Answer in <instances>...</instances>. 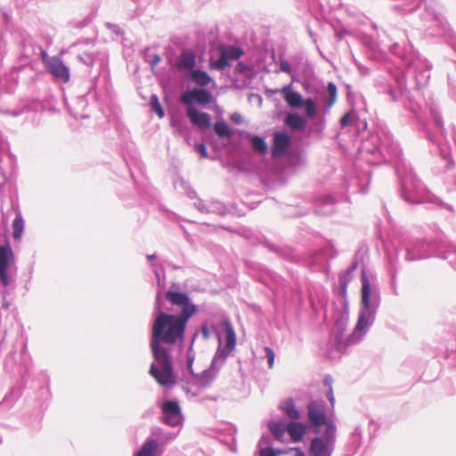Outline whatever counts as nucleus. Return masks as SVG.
Masks as SVG:
<instances>
[{
  "instance_id": "obj_48",
  "label": "nucleus",
  "mask_w": 456,
  "mask_h": 456,
  "mask_svg": "<svg viewBox=\"0 0 456 456\" xmlns=\"http://www.w3.org/2000/svg\"><path fill=\"white\" fill-rule=\"evenodd\" d=\"M200 332L205 340L208 339L210 337V330L207 324H203L200 329Z\"/></svg>"
},
{
  "instance_id": "obj_19",
  "label": "nucleus",
  "mask_w": 456,
  "mask_h": 456,
  "mask_svg": "<svg viewBox=\"0 0 456 456\" xmlns=\"http://www.w3.org/2000/svg\"><path fill=\"white\" fill-rule=\"evenodd\" d=\"M196 65V56L193 51L183 50L176 59V67L178 69H186L189 73L194 69Z\"/></svg>"
},
{
  "instance_id": "obj_55",
  "label": "nucleus",
  "mask_w": 456,
  "mask_h": 456,
  "mask_svg": "<svg viewBox=\"0 0 456 456\" xmlns=\"http://www.w3.org/2000/svg\"><path fill=\"white\" fill-rule=\"evenodd\" d=\"M152 267H153V273L155 274V277H156V280H157V283H158V286L159 287H163L164 285L162 284V281H161V277H160V273H159V271L155 268V265H152Z\"/></svg>"
},
{
  "instance_id": "obj_61",
  "label": "nucleus",
  "mask_w": 456,
  "mask_h": 456,
  "mask_svg": "<svg viewBox=\"0 0 456 456\" xmlns=\"http://www.w3.org/2000/svg\"><path fill=\"white\" fill-rule=\"evenodd\" d=\"M223 211H224V207L217 203L216 204V212L223 213Z\"/></svg>"
},
{
  "instance_id": "obj_52",
  "label": "nucleus",
  "mask_w": 456,
  "mask_h": 456,
  "mask_svg": "<svg viewBox=\"0 0 456 456\" xmlns=\"http://www.w3.org/2000/svg\"><path fill=\"white\" fill-rule=\"evenodd\" d=\"M99 77H94V84L89 91V94H94V97L95 98V100H97V89H96V86H97V81H98Z\"/></svg>"
},
{
  "instance_id": "obj_26",
  "label": "nucleus",
  "mask_w": 456,
  "mask_h": 456,
  "mask_svg": "<svg viewBox=\"0 0 456 456\" xmlns=\"http://www.w3.org/2000/svg\"><path fill=\"white\" fill-rule=\"evenodd\" d=\"M244 137L249 141L254 151L265 154L268 147L264 137L246 132Z\"/></svg>"
},
{
  "instance_id": "obj_53",
  "label": "nucleus",
  "mask_w": 456,
  "mask_h": 456,
  "mask_svg": "<svg viewBox=\"0 0 456 456\" xmlns=\"http://www.w3.org/2000/svg\"><path fill=\"white\" fill-rule=\"evenodd\" d=\"M350 119H351V117H350V114L349 113H346L345 114L341 119H340V125L341 126H346L349 123H350Z\"/></svg>"
},
{
  "instance_id": "obj_30",
  "label": "nucleus",
  "mask_w": 456,
  "mask_h": 456,
  "mask_svg": "<svg viewBox=\"0 0 456 456\" xmlns=\"http://www.w3.org/2000/svg\"><path fill=\"white\" fill-rule=\"evenodd\" d=\"M337 86L333 82H329L325 94L323 95V101L325 102L326 110H330L337 101Z\"/></svg>"
},
{
  "instance_id": "obj_43",
  "label": "nucleus",
  "mask_w": 456,
  "mask_h": 456,
  "mask_svg": "<svg viewBox=\"0 0 456 456\" xmlns=\"http://www.w3.org/2000/svg\"><path fill=\"white\" fill-rule=\"evenodd\" d=\"M265 356L267 358L268 367L273 368V363H274V359H275V353L269 346L265 347Z\"/></svg>"
},
{
  "instance_id": "obj_12",
  "label": "nucleus",
  "mask_w": 456,
  "mask_h": 456,
  "mask_svg": "<svg viewBox=\"0 0 456 456\" xmlns=\"http://www.w3.org/2000/svg\"><path fill=\"white\" fill-rule=\"evenodd\" d=\"M42 59L47 70L56 78L68 82L69 80V68L56 56L47 57L45 52H42Z\"/></svg>"
},
{
  "instance_id": "obj_56",
  "label": "nucleus",
  "mask_w": 456,
  "mask_h": 456,
  "mask_svg": "<svg viewBox=\"0 0 456 456\" xmlns=\"http://www.w3.org/2000/svg\"><path fill=\"white\" fill-rule=\"evenodd\" d=\"M231 119L235 124H240L242 121V117L240 114L235 112L231 116Z\"/></svg>"
},
{
  "instance_id": "obj_25",
  "label": "nucleus",
  "mask_w": 456,
  "mask_h": 456,
  "mask_svg": "<svg viewBox=\"0 0 456 456\" xmlns=\"http://www.w3.org/2000/svg\"><path fill=\"white\" fill-rule=\"evenodd\" d=\"M429 113L433 118L434 126L437 134H440L443 140H445L446 130L444 128L443 118L439 113L438 107L435 103L429 105Z\"/></svg>"
},
{
  "instance_id": "obj_24",
  "label": "nucleus",
  "mask_w": 456,
  "mask_h": 456,
  "mask_svg": "<svg viewBox=\"0 0 456 456\" xmlns=\"http://www.w3.org/2000/svg\"><path fill=\"white\" fill-rule=\"evenodd\" d=\"M14 262V254L8 243L0 245V272L8 271L12 263Z\"/></svg>"
},
{
  "instance_id": "obj_11",
  "label": "nucleus",
  "mask_w": 456,
  "mask_h": 456,
  "mask_svg": "<svg viewBox=\"0 0 456 456\" xmlns=\"http://www.w3.org/2000/svg\"><path fill=\"white\" fill-rule=\"evenodd\" d=\"M162 422L170 427H179L183 424V417L180 404L175 400H166L161 407Z\"/></svg>"
},
{
  "instance_id": "obj_59",
  "label": "nucleus",
  "mask_w": 456,
  "mask_h": 456,
  "mask_svg": "<svg viewBox=\"0 0 456 456\" xmlns=\"http://www.w3.org/2000/svg\"><path fill=\"white\" fill-rule=\"evenodd\" d=\"M358 69H359L360 72H361L362 75H368V74H369V72H370L368 68L363 67V66H361V65H359V66H358Z\"/></svg>"
},
{
  "instance_id": "obj_46",
  "label": "nucleus",
  "mask_w": 456,
  "mask_h": 456,
  "mask_svg": "<svg viewBox=\"0 0 456 456\" xmlns=\"http://www.w3.org/2000/svg\"><path fill=\"white\" fill-rule=\"evenodd\" d=\"M196 150L203 158L208 157V151H207L206 145L204 143L201 142V143L196 144Z\"/></svg>"
},
{
  "instance_id": "obj_36",
  "label": "nucleus",
  "mask_w": 456,
  "mask_h": 456,
  "mask_svg": "<svg viewBox=\"0 0 456 456\" xmlns=\"http://www.w3.org/2000/svg\"><path fill=\"white\" fill-rule=\"evenodd\" d=\"M216 134L221 138H230L232 134V130L224 121H218L214 125Z\"/></svg>"
},
{
  "instance_id": "obj_23",
  "label": "nucleus",
  "mask_w": 456,
  "mask_h": 456,
  "mask_svg": "<svg viewBox=\"0 0 456 456\" xmlns=\"http://www.w3.org/2000/svg\"><path fill=\"white\" fill-rule=\"evenodd\" d=\"M387 263H388V273L390 276V283L391 288L393 289V293L395 295H398L397 292V287H396V276L399 271V265H398V253H396L395 256L390 255L387 253Z\"/></svg>"
},
{
  "instance_id": "obj_10",
  "label": "nucleus",
  "mask_w": 456,
  "mask_h": 456,
  "mask_svg": "<svg viewBox=\"0 0 456 456\" xmlns=\"http://www.w3.org/2000/svg\"><path fill=\"white\" fill-rule=\"evenodd\" d=\"M307 416L316 433L320 432V428L322 426L328 428L330 423L336 425L334 419L327 416L325 412V403L322 401H311L307 405Z\"/></svg>"
},
{
  "instance_id": "obj_50",
  "label": "nucleus",
  "mask_w": 456,
  "mask_h": 456,
  "mask_svg": "<svg viewBox=\"0 0 456 456\" xmlns=\"http://www.w3.org/2000/svg\"><path fill=\"white\" fill-rule=\"evenodd\" d=\"M0 280L4 287H7L9 285L7 271L0 272Z\"/></svg>"
},
{
  "instance_id": "obj_28",
  "label": "nucleus",
  "mask_w": 456,
  "mask_h": 456,
  "mask_svg": "<svg viewBox=\"0 0 456 456\" xmlns=\"http://www.w3.org/2000/svg\"><path fill=\"white\" fill-rule=\"evenodd\" d=\"M188 78L200 86H206L211 82L210 76L201 69H191Z\"/></svg>"
},
{
  "instance_id": "obj_33",
  "label": "nucleus",
  "mask_w": 456,
  "mask_h": 456,
  "mask_svg": "<svg viewBox=\"0 0 456 456\" xmlns=\"http://www.w3.org/2000/svg\"><path fill=\"white\" fill-rule=\"evenodd\" d=\"M24 231V220L21 215L19 213L16 215L12 223V237L15 240L21 238Z\"/></svg>"
},
{
  "instance_id": "obj_13",
  "label": "nucleus",
  "mask_w": 456,
  "mask_h": 456,
  "mask_svg": "<svg viewBox=\"0 0 456 456\" xmlns=\"http://www.w3.org/2000/svg\"><path fill=\"white\" fill-rule=\"evenodd\" d=\"M212 101V94L204 88H193L185 91L181 95V102L188 107L196 102L201 105L209 104Z\"/></svg>"
},
{
  "instance_id": "obj_16",
  "label": "nucleus",
  "mask_w": 456,
  "mask_h": 456,
  "mask_svg": "<svg viewBox=\"0 0 456 456\" xmlns=\"http://www.w3.org/2000/svg\"><path fill=\"white\" fill-rule=\"evenodd\" d=\"M336 200L330 195L318 198L314 202V212L317 215L328 216L335 211Z\"/></svg>"
},
{
  "instance_id": "obj_49",
  "label": "nucleus",
  "mask_w": 456,
  "mask_h": 456,
  "mask_svg": "<svg viewBox=\"0 0 456 456\" xmlns=\"http://www.w3.org/2000/svg\"><path fill=\"white\" fill-rule=\"evenodd\" d=\"M449 259V263L452 265V267L456 270V249L449 254L446 256Z\"/></svg>"
},
{
  "instance_id": "obj_47",
  "label": "nucleus",
  "mask_w": 456,
  "mask_h": 456,
  "mask_svg": "<svg viewBox=\"0 0 456 456\" xmlns=\"http://www.w3.org/2000/svg\"><path fill=\"white\" fill-rule=\"evenodd\" d=\"M260 456H278L273 448L267 447L260 451Z\"/></svg>"
},
{
  "instance_id": "obj_38",
  "label": "nucleus",
  "mask_w": 456,
  "mask_h": 456,
  "mask_svg": "<svg viewBox=\"0 0 456 456\" xmlns=\"http://www.w3.org/2000/svg\"><path fill=\"white\" fill-rule=\"evenodd\" d=\"M211 65L213 68L216 69H224V68L230 66V62L226 55L224 53L222 50H220V56L217 60L211 59Z\"/></svg>"
},
{
  "instance_id": "obj_1",
  "label": "nucleus",
  "mask_w": 456,
  "mask_h": 456,
  "mask_svg": "<svg viewBox=\"0 0 456 456\" xmlns=\"http://www.w3.org/2000/svg\"><path fill=\"white\" fill-rule=\"evenodd\" d=\"M386 34L387 39H382L378 47L381 53L388 51L397 58L398 67L386 68L394 84L380 79L377 81L376 86L379 93L387 94L391 102H402L419 118L420 106L412 100L411 91L414 90L419 94V91L428 84L431 64L413 50L405 30L393 28Z\"/></svg>"
},
{
  "instance_id": "obj_42",
  "label": "nucleus",
  "mask_w": 456,
  "mask_h": 456,
  "mask_svg": "<svg viewBox=\"0 0 456 456\" xmlns=\"http://www.w3.org/2000/svg\"><path fill=\"white\" fill-rule=\"evenodd\" d=\"M145 61L151 64V69H154V67L160 62L161 58L157 53L151 55V54L147 53V52H146L145 53Z\"/></svg>"
},
{
  "instance_id": "obj_44",
  "label": "nucleus",
  "mask_w": 456,
  "mask_h": 456,
  "mask_svg": "<svg viewBox=\"0 0 456 456\" xmlns=\"http://www.w3.org/2000/svg\"><path fill=\"white\" fill-rule=\"evenodd\" d=\"M171 126L178 132L183 133L184 129V124L179 120L173 119L171 121Z\"/></svg>"
},
{
  "instance_id": "obj_45",
  "label": "nucleus",
  "mask_w": 456,
  "mask_h": 456,
  "mask_svg": "<svg viewBox=\"0 0 456 456\" xmlns=\"http://www.w3.org/2000/svg\"><path fill=\"white\" fill-rule=\"evenodd\" d=\"M337 294L342 297L343 299L346 300L347 297V287L338 285L337 288Z\"/></svg>"
},
{
  "instance_id": "obj_4",
  "label": "nucleus",
  "mask_w": 456,
  "mask_h": 456,
  "mask_svg": "<svg viewBox=\"0 0 456 456\" xmlns=\"http://www.w3.org/2000/svg\"><path fill=\"white\" fill-rule=\"evenodd\" d=\"M361 302L358 320L355 325V332L353 338L359 339L361 336L366 335L369 329L375 322L378 310L381 303V296L379 286L376 282H370L365 271L361 276Z\"/></svg>"
},
{
  "instance_id": "obj_32",
  "label": "nucleus",
  "mask_w": 456,
  "mask_h": 456,
  "mask_svg": "<svg viewBox=\"0 0 456 456\" xmlns=\"http://www.w3.org/2000/svg\"><path fill=\"white\" fill-rule=\"evenodd\" d=\"M269 429L277 440H281L287 430V424L282 421H271Z\"/></svg>"
},
{
  "instance_id": "obj_64",
  "label": "nucleus",
  "mask_w": 456,
  "mask_h": 456,
  "mask_svg": "<svg viewBox=\"0 0 456 456\" xmlns=\"http://www.w3.org/2000/svg\"><path fill=\"white\" fill-rule=\"evenodd\" d=\"M297 456H305L304 452L297 449Z\"/></svg>"
},
{
  "instance_id": "obj_5",
  "label": "nucleus",
  "mask_w": 456,
  "mask_h": 456,
  "mask_svg": "<svg viewBox=\"0 0 456 456\" xmlns=\"http://www.w3.org/2000/svg\"><path fill=\"white\" fill-rule=\"evenodd\" d=\"M221 326L225 334V346L222 345V338L219 332H216L218 346L213 356L210 366L201 373L192 375L198 386L206 388L215 380L219 370L224 365L226 359L236 347V333L229 319L225 318L221 322Z\"/></svg>"
},
{
  "instance_id": "obj_2",
  "label": "nucleus",
  "mask_w": 456,
  "mask_h": 456,
  "mask_svg": "<svg viewBox=\"0 0 456 456\" xmlns=\"http://www.w3.org/2000/svg\"><path fill=\"white\" fill-rule=\"evenodd\" d=\"M359 155L370 165L394 164L401 182L402 197L405 201L412 204L431 203L450 212L453 211L452 205L444 202L424 186L403 159L402 149L389 132L379 129L371 134L362 142Z\"/></svg>"
},
{
  "instance_id": "obj_62",
  "label": "nucleus",
  "mask_w": 456,
  "mask_h": 456,
  "mask_svg": "<svg viewBox=\"0 0 456 456\" xmlns=\"http://www.w3.org/2000/svg\"><path fill=\"white\" fill-rule=\"evenodd\" d=\"M156 257H157V256L155 254L147 255L148 260H152V259H155Z\"/></svg>"
},
{
  "instance_id": "obj_54",
  "label": "nucleus",
  "mask_w": 456,
  "mask_h": 456,
  "mask_svg": "<svg viewBox=\"0 0 456 456\" xmlns=\"http://www.w3.org/2000/svg\"><path fill=\"white\" fill-rule=\"evenodd\" d=\"M326 396H327L328 400L330 401L331 406L333 407L334 404H335V397H334V395H333V389L332 388H329L328 392L326 393Z\"/></svg>"
},
{
  "instance_id": "obj_27",
  "label": "nucleus",
  "mask_w": 456,
  "mask_h": 456,
  "mask_svg": "<svg viewBox=\"0 0 456 456\" xmlns=\"http://www.w3.org/2000/svg\"><path fill=\"white\" fill-rule=\"evenodd\" d=\"M287 431L293 442H300L305 434V427L301 422L291 421L287 425Z\"/></svg>"
},
{
  "instance_id": "obj_35",
  "label": "nucleus",
  "mask_w": 456,
  "mask_h": 456,
  "mask_svg": "<svg viewBox=\"0 0 456 456\" xmlns=\"http://www.w3.org/2000/svg\"><path fill=\"white\" fill-rule=\"evenodd\" d=\"M198 334H199V331H195V333L193 334L191 341V345L188 348L187 354H186V367H187L188 371L191 375H194L193 370H192V364L195 360V352L193 351V343H194Z\"/></svg>"
},
{
  "instance_id": "obj_39",
  "label": "nucleus",
  "mask_w": 456,
  "mask_h": 456,
  "mask_svg": "<svg viewBox=\"0 0 456 456\" xmlns=\"http://www.w3.org/2000/svg\"><path fill=\"white\" fill-rule=\"evenodd\" d=\"M150 103L151 110L159 116V118H163L165 113L156 94H152L151 96Z\"/></svg>"
},
{
  "instance_id": "obj_8",
  "label": "nucleus",
  "mask_w": 456,
  "mask_h": 456,
  "mask_svg": "<svg viewBox=\"0 0 456 456\" xmlns=\"http://www.w3.org/2000/svg\"><path fill=\"white\" fill-rule=\"evenodd\" d=\"M405 261H418L433 256V244L421 239H406L403 242Z\"/></svg>"
},
{
  "instance_id": "obj_41",
  "label": "nucleus",
  "mask_w": 456,
  "mask_h": 456,
  "mask_svg": "<svg viewBox=\"0 0 456 456\" xmlns=\"http://www.w3.org/2000/svg\"><path fill=\"white\" fill-rule=\"evenodd\" d=\"M304 106L305 108V113L308 117L313 118L316 114V106L313 99L308 98L305 101Z\"/></svg>"
},
{
  "instance_id": "obj_14",
  "label": "nucleus",
  "mask_w": 456,
  "mask_h": 456,
  "mask_svg": "<svg viewBox=\"0 0 456 456\" xmlns=\"http://www.w3.org/2000/svg\"><path fill=\"white\" fill-rule=\"evenodd\" d=\"M166 298L172 305L182 307L179 314L189 313L190 318L198 311L197 305L191 301L189 296L185 293L169 290L166 293Z\"/></svg>"
},
{
  "instance_id": "obj_3",
  "label": "nucleus",
  "mask_w": 456,
  "mask_h": 456,
  "mask_svg": "<svg viewBox=\"0 0 456 456\" xmlns=\"http://www.w3.org/2000/svg\"><path fill=\"white\" fill-rule=\"evenodd\" d=\"M160 292L156 296L155 310L159 313L154 318L150 347L153 362L151 364L150 375L162 387L170 388L175 383L173 346L184 337L190 314H172L162 311Z\"/></svg>"
},
{
  "instance_id": "obj_21",
  "label": "nucleus",
  "mask_w": 456,
  "mask_h": 456,
  "mask_svg": "<svg viewBox=\"0 0 456 456\" xmlns=\"http://www.w3.org/2000/svg\"><path fill=\"white\" fill-rule=\"evenodd\" d=\"M177 435L178 432H170L161 428L154 427L151 430L150 437H152L153 440L157 441L158 446L160 448L161 446H164L171 441L175 440Z\"/></svg>"
},
{
  "instance_id": "obj_29",
  "label": "nucleus",
  "mask_w": 456,
  "mask_h": 456,
  "mask_svg": "<svg viewBox=\"0 0 456 456\" xmlns=\"http://www.w3.org/2000/svg\"><path fill=\"white\" fill-rule=\"evenodd\" d=\"M285 124L292 129L302 130L306 125V120L297 113H289L285 118Z\"/></svg>"
},
{
  "instance_id": "obj_51",
  "label": "nucleus",
  "mask_w": 456,
  "mask_h": 456,
  "mask_svg": "<svg viewBox=\"0 0 456 456\" xmlns=\"http://www.w3.org/2000/svg\"><path fill=\"white\" fill-rule=\"evenodd\" d=\"M280 68L282 71H284L286 73L291 72L290 65L287 61H281V64H280Z\"/></svg>"
},
{
  "instance_id": "obj_20",
  "label": "nucleus",
  "mask_w": 456,
  "mask_h": 456,
  "mask_svg": "<svg viewBox=\"0 0 456 456\" xmlns=\"http://www.w3.org/2000/svg\"><path fill=\"white\" fill-rule=\"evenodd\" d=\"M164 450L158 446V442L148 437L134 456H162Z\"/></svg>"
},
{
  "instance_id": "obj_31",
  "label": "nucleus",
  "mask_w": 456,
  "mask_h": 456,
  "mask_svg": "<svg viewBox=\"0 0 456 456\" xmlns=\"http://www.w3.org/2000/svg\"><path fill=\"white\" fill-rule=\"evenodd\" d=\"M281 409L285 412L287 417L292 420L298 419L300 417L293 399L289 398L281 404Z\"/></svg>"
},
{
  "instance_id": "obj_60",
  "label": "nucleus",
  "mask_w": 456,
  "mask_h": 456,
  "mask_svg": "<svg viewBox=\"0 0 456 456\" xmlns=\"http://www.w3.org/2000/svg\"><path fill=\"white\" fill-rule=\"evenodd\" d=\"M188 196H189L191 199H193V198H196L197 193H196V191H195L191 190V191H188Z\"/></svg>"
},
{
  "instance_id": "obj_57",
  "label": "nucleus",
  "mask_w": 456,
  "mask_h": 456,
  "mask_svg": "<svg viewBox=\"0 0 456 456\" xmlns=\"http://www.w3.org/2000/svg\"><path fill=\"white\" fill-rule=\"evenodd\" d=\"M195 206L197 207V208L200 211V212H209L210 210L204 205V203L200 200L198 204H195Z\"/></svg>"
},
{
  "instance_id": "obj_7",
  "label": "nucleus",
  "mask_w": 456,
  "mask_h": 456,
  "mask_svg": "<svg viewBox=\"0 0 456 456\" xmlns=\"http://www.w3.org/2000/svg\"><path fill=\"white\" fill-rule=\"evenodd\" d=\"M336 432V425L330 423L328 428H325L322 436L314 437L311 440L309 455L331 456L335 448Z\"/></svg>"
},
{
  "instance_id": "obj_22",
  "label": "nucleus",
  "mask_w": 456,
  "mask_h": 456,
  "mask_svg": "<svg viewBox=\"0 0 456 456\" xmlns=\"http://www.w3.org/2000/svg\"><path fill=\"white\" fill-rule=\"evenodd\" d=\"M281 94L290 107L301 108L304 106L305 100L299 93L291 89V86H284L281 90Z\"/></svg>"
},
{
  "instance_id": "obj_63",
  "label": "nucleus",
  "mask_w": 456,
  "mask_h": 456,
  "mask_svg": "<svg viewBox=\"0 0 456 456\" xmlns=\"http://www.w3.org/2000/svg\"><path fill=\"white\" fill-rule=\"evenodd\" d=\"M270 249H271L272 251H275V252H277V253H278V249H277V248H276L275 246H273V245H270Z\"/></svg>"
},
{
  "instance_id": "obj_40",
  "label": "nucleus",
  "mask_w": 456,
  "mask_h": 456,
  "mask_svg": "<svg viewBox=\"0 0 456 456\" xmlns=\"http://www.w3.org/2000/svg\"><path fill=\"white\" fill-rule=\"evenodd\" d=\"M362 429L360 426H356L352 432L351 440L355 448H358L362 444Z\"/></svg>"
},
{
  "instance_id": "obj_15",
  "label": "nucleus",
  "mask_w": 456,
  "mask_h": 456,
  "mask_svg": "<svg viewBox=\"0 0 456 456\" xmlns=\"http://www.w3.org/2000/svg\"><path fill=\"white\" fill-rule=\"evenodd\" d=\"M186 116L190 121L200 128H208L211 125V117L207 112H200L195 107H188Z\"/></svg>"
},
{
  "instance_id": "obj_34",
  "label": "nucleus",
  "mask_w": 456,
  "mask_h": 456,
  "mask_svg": "<svg viewBox=\"0 0 456 456\" xmlns=\"http://www.w3.org/2000/svg\"><path fill=\"white\" fill-rule=\"evenodd\" d=\"M220 50L224 52L229 61H236L244 53L240 48L232 45H223Z\"/></svg>"
},
{
  "instance_id": "obj_9",
  "label": "nucleus",
  "mask_w": 456,
  "mask_h": 456,
  "mask_svg": "<svg viewBox=\"0 0 456 456\" xmlns=\"http://www.w3.org/2000/svg\"><path fill=\"white\" fill-rule=\"evenodd\" d=\"M400 3L393 6L395 11L401 12L402 14L411 13L416 11L420 3L423 2L425 4L426 12L431 16V19L438 25H442L443 19L440 13L436 12L434 4L436 0H399Z\"/></svg>"
},
{
  "instance_id": "obj_17",
  "label": "nucleus",
  "mask_w": 456,
  "mask_h": 456,
  "mask_svg": "<svg viewBox=\"0 0 456 456\" xmlns=\"http://www.w3.org/2000/svg\"><path fill=\"white\" fill-rule=\"evenodd\" d=\"M291 140L286 133L276 132L273 135V156H281L286 153Z\"/></svg>"
},
{
  "instance_id": "obj_18",
  "label": "nucleus",
  "mask_w": 456,
  "mask_h": 456,
  "mask_svg": "<svg viewBox=\"0 0 456 456\" xmlns=\"http://www.w3.org/2000/svg\"><path fill=\"white\" fill-rule=\"evenodd\" d=\"M77 59L88 67H93L95 63H99L101 67H103L106 61V54L99 51L83 52L77 55Z\"/></svg>"
},
{
  "instance_id": "obj_37",
  "label": "nucleus",
  "mask_w": 456,
  "mask_h": 456,
  "mask_svg": "<svg viewBox=\"0 0 456 456\" xmlns=\"http://www.w3.org/2000/svg\"><path fill=\"white\" fill-rule=\"evenodd\" d=\"M356 268V264L351 265L350 268L341 272L338 275V285L348 287V284L353 279L352 273Z\"/></svg>"
},
{
  "instance_id": "obj_58",
  "label": "nucleus",
  "mask_w": 456,
  "mask_h": 456,
  "mask_svg": "<svg viewBox=\"0 0 456 456\" xmlns=\"http://www.w3.org/2000/svg\"><path fill=\"white\" fill-rule=\"evenodd\" d=\"M332 378L330 376H326L323 379V384L324 386H326L328 388H332Z\"/></svg>"
},
{
  "instance_id": "obj_6",
  "label": "nucleus",
  "mask_w": 456,
  "mask_h": 456,
  "mask_svg": "<svg viewBox=\"0 0 456 456\" xmlns=\"http://www.w3.org/2000/svg\"><path fill=\"white\" fill-rule=\"evenodd\" d=\"M349 321V314L347 310L339 314V316L336 319L334 326L332 328L331 339L330 341L329 357L333 359L340 356L346 353L347 349L354 345L360 343L365 335L361 338H353L355 332V328L353 332L347 337H344V333L346 330Z\"/></svg>"
}]
</instances>
